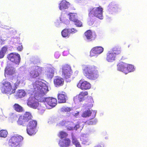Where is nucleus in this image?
I'll list each match as a JSON object with an SVG mask.
<instances>
[{"label": "nucleus", "mask_w": 147, "mask_h": 147, "mask_svg": "<svg viewBox=\"0 0 147 147\" xmlns=\"http://www.w3.org/2000/svg\"><path fill=\"white\" fill-rule=\"evenodd\" d=\"M26 94L25 92L23 90H18L16 93L15 96L17 98H21L24 97Z\"/></svg>", "instance_id": "obj_25"}, {"label": "nucleus", "mask_w": 147, "mask_h": 147, "mask_svg": "<svg viewBox=\"0 0 147 147\" xmlns=\"http://www.w3.org/2000/svg\"><path fill=\"white\" fill-rule=\"evenodd\" d=\"M75 25L77 27H82L83 25L82 22L77 19L74 22Z\"/></svg>", "instance_id": "obj_36"}, {"label": "nucleus", "mask_w": 147, "mask_h": 147, "mask_svg": "<svg viewBox=\"0 0 147 147\" xmlns=\"http://www.w3.org/2000/svg\"><path fill=\"white\" fill-rule=\"evenodd\" d=\"M111 52L113 54H114L116 56V55L121 53V48L115 47L112 49V51Z\"/></svg>", "instance_id": "obj_29"}, {"label": "nucleus", "mask_w": 147, "mask_h": 147, "mask_svg": "<svg viewBox=\"0 0 147 147\" xmlns=\"http://www.w3.org/2000/svg\"><path fill=\"white\" fill-rule=\"evenodd\" d=\"M84 35L86 38L90 41L95 40L96 36L95 33H93L91 30H90L86 31L85 32Z\"/></svg>", "instance_id": "obj_16"}, {"label": "nucleus", "mask_w": 147, "mask_h": 147, "mask_svg": "<svg viewBox=\"0 0 147 147\" xmlns=\"http://www.w3.org/2000/svg\"><path fill=\"white\" fill-rule=\"evenodd\" d=\"M103 9L100 7H94L89 10V16L90 18L95 17L100 19H102Z\"/></svg>", "instance_id": "obj_5"}, {"label": "nucleus", "mask_w": 147, "mask_h": 147, "mask_svg": "<svg viewBox=\"0 0 147 147\" xmlns=\"http://www.w3.org/2000/svg\"><path fill=\"white\" fill-rule=\"evenodd\" d=\"M15 73L16 71L14 67L8 66L5 68V75L12 76Z\"/></svg>", "instance_id": "obj_18"}, {"label": "nucleus", "mask_w": 147, "mask_h": 147, "mask_svg": "<svg viewBox=\"0 0 147 147\" xmlns=\"http://www.w3.org/2000/svg\"><path fill=\"white\" fill-rule=\"evenodd\" d=\"M17 88L15 84V86H13L9 81L6 80H3L1 84V89L3 93L10 94L14 93Z\"/></svg>", "instance_id": "obj_3"}, {"label": "nucleus", "mask_w": 147, "mask_h": 147, "mask_svg": "<svg viewBox=\"0 0 147 147\" xmlns=\"http://www.w3.org/2000/svg\"><path fill=\"white\" fill-rule=\"evenodd\" d=\"M8 59L16 64L18 65L20 62L21 58L19 54L18 53H12L7 56Z\"/></svg>", "instance_id": "obj_10"}, {"label": "nucleus", "mask_w": 147, "mask_h": 147, "mask_svg": "<svg viewBox=\"0 0 147 147\" xmlns=\"http://www.w3.org/2000/svg\"><path fill=\"white\" fill-rule=\"evenodd\" d=\"M83 70L85 76L89 80H95L99 76L97 68L94 66L88 65L84 66Z\"/></svg>", "instance_id": "obj_2"}, {"label": "nucleus", "mask_w": 147, "mask_h": 147, "mask_svg": "<svg viewBox=\"0 0 147 147\" xmlns=\"http://www.w3.org/2000/svg\"><path fill=\"white\" fill-rule=\"evenodd\" d=\"M8 134V132L6 130L2 129L0 130V137L5 138Z\"/></svg>", "instance_id": "obj_34"}, {"label": "nucleus", "mask_w": 147, "mask_h": 147, "mask_svg": "<svg viewBox=\"0 0 147 147\" xmlns=\"http://www.w3.org/2000/svg\"><path fill=\"white\" fill-rule=\"evenodd\" d=\"M60 55V54L58 52H55L54 54V56L56 58H58Z\"/></svg>", "instance_id": "obj_42"}, {"label": "nucleus", "mask_w": 147, "mask_h": 147, "mask_svg": "<svg viewBox=\"0 0 147 147\" xmlns=\"http://www.w3.org/2000/svg\"><path fill=\"white\" fill-rule=\"evenodd\" d=\"M13 109L18 112H22L24 111L23 108L17 103H15L13 106Z\"/></svg>", "instance_id": "obj_24"}, {"label": "nucleus", "mask_w": 147, "mask_h": 147, "mask_svg": "<svg viewBox=\"0 0 147 147\" xmlns=\"http://www.w3.org/2000/svg\"><path fill=\"white\" fill-rule=\"evenodd\" d=\"M88 94L87 91H82L80 92L78 96V98L80 102H82L84 100V97Z\"/></svg>", "instance_id": "obj_23"}, {"label": "nucleus", "mask_w": 147, "mask_h": 147, "mask_svg": "<svg viewBox=\"0 0 147 147\" xmlns=\"http://www.w3.org/2000/svg\"><path fill=\"white\" fill-rule=\"evenodd\" d=\"M129 45H128V47H129Z\"/></svg>", "instance_id": "obj_49"}, {"label": "nucleus", "mask_w": 147, "mask_h": 147, "mask_svg": "<svg viewBox=\"0 0 147 147\" xmlns=\"http://www.w3.org/2000/svg\"><path fill=\"white\" fill-rule=\"evenodd\" d=\"M94 147H102L100 145H97L95 146Z\"/></svg>", "instance_id": "obj_47"}, {"label": "nucleus", "mask_w": 147, "mask_h": 147, "mask_svg": "<svg viewBox=\"0 0 147 147\" xmlns=\"http://www.w3.org/2000/svg\"><path fill=\"white\" fill-rule=\"evenodd\" d=\"M54 84L56 87H58L63 86L64 84L63 79L60 77H56L53 80Z\"/></svg>", "instance_id": "obj_19"}, {"label": "nucleus", "mask_w": 147, "mask_h": 147, "mask_svg": "<svg viewBox=\"0 0 147 147\" xmlns=\"http://www.w3.org/2000/svg\"><path fill=\"white\" fill-rule=\"evenodd\" d=\"M90 102L91 103V104L89 105L88 106L89 107H92L93 105L92 104V103L93 102V100L92 98H90Z\"/></svg>", "instance_id": "obj_44"}, {"label": "nucleus", "mask_w": 147, "mask_h": 147, "mask_svg": "<svg viewBox=\"0 0 147 147\" xmlns=\"http://www.w3.org/2000/svg\"><path fill=\"white\" fill-rule=\"evenodd\" d=\"M69 16V19L71 21L74 22L77 19V14L76 13H70L68 14Z\"/></svg>", "instance_id": "obj_28"}, {"label": "nucleus", "mask_w": 147, "mask_h": 147, "mask_svg": "<svg viewBox=\"0 0 147 147\" xmlns=\"http://www.w3.org/2000/svg\"><path fill=\"white\" fill-rule=\"evenodd\" d=\"M88 142V140H84L83 141V142L84 144H87Z\"/></svg>", "instance_id": "obj_45"}, {"label": "nucleus", "mask_w": 147, "mask_h": 147, "mask_svg": "<svg viewBox=\"0 0 147 147\" xmlns=\"http://www.w3.org/2000/svg\"><path fill=\"white\" fill-rule=\"evenodd\" d=\"M43 68L38 66H35L34 68L30 71L29 75L31 78L37 79L39 78L43 71Z\"/></svg>", "instance_id": "obj_9"}, {"label": "nucleus", "mask_w": 147, "mask_h": 147, "mask_svg": "<svg viewBox=\"0 0 147 147\" xmlns=\"http://www.w3.org/2000/svg\"><path fill=\"white\" fill-rule=\"evenodd\" d=\"M41 82L38 81H35L33 84L34 91L35 92L34 96L30 97L28 100V105L33 109H36L39 105L38 101L42 102L40 100L42 99V97L45 95L48 91L46 86L41 85Z\"/></svg>", "instance_id": "obj_1"}, {"label": "nucleus", "mask_w": 147, "mask_h": 147, "mask_svg": "<svg viewBox=\"0 0 147 147\" xmlns=\"http://www.w3.org/2000/svg\"><path fill=\"white\" fill-rule=\"evenodd\" d=\"M68 134L66 132L63 131H60L58 134V136L61 138L63 139L67 137Z\"/></svg>", "instance_id": "obj_32"}, {"label": "nucleus", "mask_w": 147, "mask_h": 147, "mask_svg": "<svg viewBox=\"0 0 147 147\" xmlns=\"http://www.w3.org/2000/svg\"><path fill=\"white\" fill-rule=\"evenodd\" d=\"M93 117H94L96 115V114L95 113H93Z\"/></svg>", "instance_id": "obj_46"}, {"label": "nucleus", "mask_w": 147, "mask_h": 147, "mask_svg": "<svg viewBox=\"0 0 147 147\" xmlns=\"http://www.w3.org/2000/svg\"><path fill=\"white\" fill-rule=\"evenodd\" d=\"M104 50L103 48L101 46H96L93 47L90 52L91 57L97 56L102 53Z\"/></svg>", "instance_id": "obj_12"}, {"label": "nucleus", "mask_w": 147, "mask_h": 147, "mask_svg": "<svg viewBox=\"0 0 147 147\" xmlns=\"http://www.w3.org/2000/svg\"><path fill=\"white\" fill-rule=\"evenodd\" d=\"M69 3L65 0L62 1L59 5V8L60 10H62L67 9Z\"/></svg>", "instance_id": "obj_20"}, {"label": "nucleus", "mask_w": 147, "mask_h": 147, "mask_svg": "<svg viewBox=\"0 0 147 147\" xmlns=\"http://www.w3.org/2000/svg\"><path fill=\"white\" fill-rule=\"evenodd\" d=\"M2 41V40L0 38V42L1 41Z\"/></svg>", "instance_id": "obj_48"}, {"label": "nucleus", "mask_w": 147, "mask_h": 147, "mask_svg": "<svg viewBox=\"0 0 147 147\" xmlns=\"http://www.w3.org/2000/svg\"><path fill=\"white\" fill-rule=\"evenodd\" d=\"M92 113L88 109L84 111L82 114V116L84 117H89L91 115Z\"/></svg>", "instance_id": "obj_33"}, {"label": "nucleus", "mask_w": 147, "mask_h": 147, "mask_svg": "<svg viewBox=\"0 0 147 147\" xmlns=\"http://www.w3.org/2000/svg\"><path fill=\"white\" fill-rule=\"evenodd\" d=\"M115 55L111 51L109 52L107 54V60L109 62H112L115 60Z\"/></svg>", "instance_id": "obj_21"}, {"label": "nucleus", "mask_w": 147, "mask_h": 147, "mask_svg": "<svg viewBox=\"0 0 147 147\" xmlns=\"http://www.w3.org/2000/svg\"><path fill=\"white\" fill-rule=\"evenodd\" d=\"M7 46H4L2 48L0 51L2 52L3 53H4V54H5L7 51Z\"/></svg>", "instance_id": "obj_40"}, {"label": "nucleus", "mask_w": 147, "mask_h": 147, "mask_svg": "<svg viewBox=\"0 0 147 147\" xmlns=\"http://www.w3.org/2000/svg\"><path fill=\"white\" fill-rule=\"evenodd\" d=\"M61 34L63 37H66L69 36L70 33L68 29L65 28L61 32Z\"/></svg>", "instance_id": "obj_31"}, {"label": "nucleus", "mask_w": 147, "mask_h": 147, "mask_svg": "<svg viewBox=\"0 0 147 147\" xmlns=\"http://www.w3.org/2000/svg\"><path fill=\"white\" fill-rule=\"evenodd\" d=\"M23 49V47L21 43L19 44V45L17 47V49L19 51H21Z\"/></svg>", "instance_id": "obj_41"}, {"label": "nucleus", "mask_w": 147, "mask_h": 147, "mask_svg": "<svg viewBox=\"0 0 147 147\" xmlns=\"http://www.w3.org/2000/svg\"><path fill=\"white\" fill-rule=\"evenodd\" d=\"M54 74L53 73L49 71H47V75L48 78H52Z\"/></svg>", "instance_id": "obj_39"}, {"label": "nucleus", "mask_w": 147, "mask_h": 147, "mask_svg": "<svg viewBox=\"0 0 147 147\" xmlns=\"http://www.w3.org/2000/svg\"><path fill=\"white\" fill-rule=\"evenodd\" d=\"M71 110V109L69 107H63L61 108V112H69Z\"/></svg>", "instance_id": "obj_37"}, {"label": "nucleus", "mask_w": 147, "mask_h": 147, "mask_svg": "<svg viewBox=\"0 0 147 147\" xmlns=\"http://www.w3.org/2000/svg\"><path fill=\"white\" fill-rule=\"evenodd\" d=\"M37 125V122L36 121L30 120L29 121V122L27 125V127L36 128Z\"/></svg>", "instance_id": "obj_27"}, {"label": "nucleus", "mask_w": 147, "mask_h": 147, "mask_svg": "<svg viewBox=\"0 0 147 147\" xmlns=\"http://www.w3.org/2000/svg\"><path fill=\"white\" fill-rule=\"evenodd\" d=\"M36 128L27 127L26 131L28 134L30 136L35 134L36 133Z\"/></svg>", "instance_id": "obj_26"}, {"label": "nucleus", "mask_w": 147, "mask_h": 147, "mask_svg": "<svg viewBox=\"0 0 147 147\" xmlns=\"http://www.w3.org/2000/svg\"><path fill=\"white\" fill-rule=\"evenodd\" d=\"M45 95L42 97V99L40 100L42 102H46L47 104L51 107H55L57 104V101L56 98H45Z\"/></svg>", "instance_id": "obj_11"}, {"label": "nucleus", "mask_w": 147, "mask_h": 147, "mask_svg": "<svg viewBox=\"0 0 147 147\" xmlns=\"http://www.w3.org/2000/svg\"><path fill=\"white\" fill-rule=\"evenodd\" d=\"M77 87L82 90H87L91 88L90 83L86 81L80 80L77 85Z\"/></svg>", "instance_id": "obj_13"}, {"label": "nucleus", "mask_w": 147, "mask_h": 147, "mask_svg": "<svg viewBox=\"0 0 147 147\" xmlns=\"http://www.w3.org/2000/svg\"><path fill=\"white\" fill-rule=\"evenodd\" d=\"M23 140V138L21 136L16 135L12 136L9 141V144L12 147H16L19 145L20 142Z\"/></svg>", "instance_id": "obj_8"}, {"label": "nucleus", "mask_w": 147, "mask_h": 147, "mask_svg": "<svg viewBox=\"0 0 147 147\" xmlns=\"http://www.w3.org/2000/svg\"><path fill=\"white\" fill-rule=\"evenodd\" d=\"M108 9L109 12L115 11L118 8L117 5L114 3H111L108 7Z\"/></svg>", "instance_id": "obj_22"}, {"label": "nucleus", "mask_w": 147, "mask_h": 147, "mask_svg": "<svg viewBox=\"0 0 147 147\" xmlns=\"http://www.w3.org/2000/svg\"><path fill=\"white\" fill-rule=\"evenodd\" d=\"M5 55V54L0 51V59L3 58Z\"/></svg>", "instance_id": "obj_43"}, {"label": "nucleus", "mask_w": 147, "mask_h": 147, "mask_svg": "<svg viewBox=\"0 0 147 147\" xmlns=\"http://www.w3.org/2000/svg\"><path fill=\"white\" fill-rule=\"evenodd\" d=\"M68 29L70 34H74L77 32L78 31L75 28H71Z\"/></svg>", "instance_id": "obj_38"}, {"label": "nucleus", "mask_w": 147, "mask_h": 147, "mask_svg": "<svg viewBox=\"0 0 147 147\" xmlns=\"http://www.w3.org/2000/svg\"><path fill=\"white\" fill-rule=\"evenodd\" d=\"M67 99V94L65 92L63 91L59 92L57 95V99L59 103H65Z\"/></svg>", "instance_id": "obj_14"}, {"label": "nucleus", "mask_w": 147, "mask_h": 147, "mask_svg": "<svg viewBox=\"0 0 147 147\" xmlns=\"http://www.w3.org/2000/svg\"><path fill=\"white\" fill-rule=\"evenodd\" d=\"M62 74L65 79L70 78L72 74V71L70 66L68 64H65L62 67Z\"/></svg>", "instance_id": "obj_7"}, {"label": "nucleus", "mask_w": 147, "mask_h": 147, "mask_svg": "<svg viewBox=\"0 0 147 147\" xmlns=\"http://www.w3.org/2000/svg\"><path fill=\"white\" fill-rule=\"evenodd\" d=\"M97 122V120L96 119L92 118L86 121V125H93L96 124Z\"/></svg>", "instance_id": "obj_30"}, {"label": "nucleus", "mask_w": 147, "mask_h": 147, "mask_svg": "<svg viewBox=\"0 0 147 147\" xmlns=\"http://www.w3.org/2000/svg\"><path fill=\"white\" fill-rule=\"evenodd\" d=\"M117 69L125 74L133 71L134 68L131 65L127 64L123 62H120L117 65Z\"/></svg>", "instance_id": "obj_4"}, {"label": "nucleus", "mask_w": 147, "mask_h": 147, "mask_svg": "<svg viewBox=\"0 0 147 147\" xmlns=\"http://www.w3.org/2000/svg\"><path fill=\"white\" fill-rule=\"evenodd\" d=\"M72 142L73 144L75 145L76 147H81L80 143L77 139L74 137H72Z\"/></svg>", "instance_id": "obj_35"}, {"label": "nucleus", "mask_w": 147, "mask_h": 147, "mask_svg": "<svg viewBox=\"0 0 147 147\" xmlns=\"http://www.w3.org/2000/svg\"><path fill=\"white\" fill-rule=\"evenodd\" d=\"M62 125H64L69 130H73L76 126V125L73 122L62 121Z\"/></svg>", "instance_id": "obj_17"}, {"label": "nucleus", "mask_w": 147, "mask_h": 147, "mask_svg": "<svg viewBox=\"0 0 147 147\" xmlns=\"http://www.w3.org/2000/svg\"><path fill=\"white\" fill-rule=\"evenodd\" d=\"M71 142L68 138L60 140L59 142V145L60 147H68L70 145Z\"/></svg>", "instance_id": "obj_15"}, {"label": "nucleus", "mask_w": 147, "mask_h": 147, "mask_svg": "<svg viewBox=\"0 0 147 147\" xmlns=\"http://www.w3.org/2000/svg\"><path fill=\"white\" fill-rule=\"evenodd\" d=\"M32 118L31 113L26 112L23 116H20L17 121V123L19 125L25 126L28 122Z\"/></svg>", "instance_id": "obj_6"}]
</instances>
